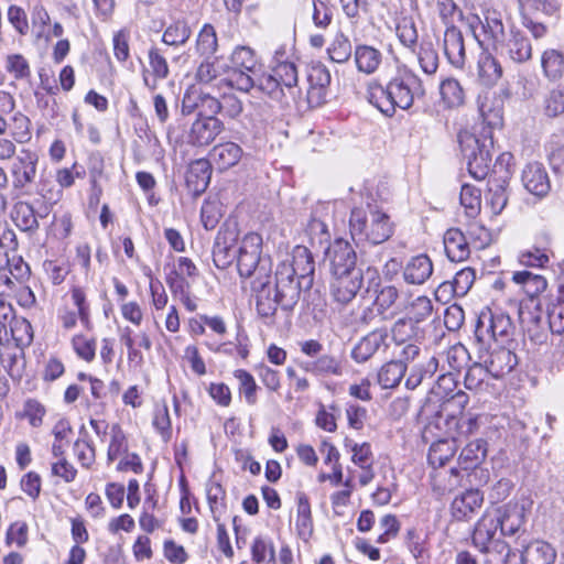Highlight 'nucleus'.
I'll return each instance as SVG.
<instances>
[{
    "instance_id": "14",
    "label": "nucleus",
    "mask_w": 564,
    "mask_h": 564,
    "mask_svg": "<svg viewBox=\"0 0 564 564\" xmlns=\"http://www.w3.org/2000/svg\"><path fill=\"white\" fill-rule=\"evenodd\" d=\"M332 275L360 271L356 267L357 254L351 245L341 238L336 239L328 248Z\"/></svg>"
},
{
    "instance_id": "19",
    "label": "nucleus",
    "mask_w": 564,
    "mask_h": 564,
    "mask_svg": "<svg viewBox=\"0 0 564 564\" xmlns=\"http://www.w3.org/2000/svg\"><path fill=\"white\" fill-rule=\"evenodd\" d=\"M182 109L184 113L198 111L199 117L216 118L221 111V99H217L207 93H186L183 98Z\"/></svg>"
},
{
    "instance_id": "36",
    "label": "nucleus",
    "mask_w": 564,
    "mask_h": 564,
    "mask_svg": "<svg viewBox=\"0 0 564 564\" xmlns=\"http://www.w3.org/2000/svg\"><path fill=\"white\" fill-rule=\"evenodd\" d=\"M295 527L297 534L303 540H308L313 534V519L308 498L305 494L297 495V510Z\"/></svg>"
},
{
    "instance_id": "32",
    "label": "nucleus",
    "mask_w": 564,
    "mask_h": 564,
    "mask_svg": "<svg viewBox=\"0 0 564 564\" xmlns=\"http://www.w3.org/2000/svg\"><path fill=\"white\" fill-rule=\"evenodd\" d=\"M554 549L546 542L533 541L521 552L522 564H553L555 560Z\"/></svg>"
},
{
    "instance_id": "27",
    "label": "nucleus",
    "mask_w": 564,
    "mask_h": 564,
    "mask_svg": "<svg viewBox=\"0 0 564 564\" xmlns=\"http://www.w3.org/2000/svg\"><path fill=\"white\" fill-rule=\"evenodd\" d=\"M307 80L310 84L307 91L308 101L323 102L326 96V88L330 84L328 69L322 64L313 65L307 74Z\"/></svg>"
},
{
    "instance_id": "34",
    "label": "nucleus",
    "mask_w": 564,
    "mask_h": 564,
    "mask_svg": "<svg viewBox=\"0 0 564 564\" xmlns=\"http://www.w3.org/2000/svg\"><path fill=\"white\" fill-rule=\"evenodd\" d=\"M543 75L551 82L564 76V54L555 48H547L541 55Z\"/></svg>"
},
{
    "instance_id": "13",
    "label": "nucleus",
    "mask_w": 564,
    "mask_h": 564,
    "mask_svg": "<svg viewBox=\"0 0 564 564\" xmlns=\"http://www.w3.org/2000/svg\"><path fill=\"white\" fill-rule=\"evenodd\" d=\"M495 52L519 64L532 58L530 39L520 30L510 29L507 40L499 44Z\"/></svg>"
},
{
    "instance_id": "29",
    "label": "nucleus",
    "mask_w": 564,
    "mask_h": 564,
    "mask_svg": "<svg viewBox=\"0 0 564 564\" xmlns=\"http://www.w3.org/2000/svg\"><path fill=\"white\" fill-rule=\"evenodd\" d=\"M444 249L447 258L453 262L465 261L470 254L466 237L457 228H451L445 232Z\"/></svg>"
},
{
    "instance_id": "3",
    "label": "nucleus",
    "mask_w": 564,
    "mask_h": 564,
    "mask_svg": "<svg viewBox=\"0 0 564 564\" xmlns=\"http://www.w3.org/2000/svg\"><path fill=\"white\" fill-rule=\"evenodd\" d=\"M367 293H373V306L382 319H392L401 314L408 303V293L393 284H383L376 269L367 268Z\"/></svg>"
},
{
    "instance_id": "39",
    "label": "nucleus",
    "mask_w": 564,
    "mask_h": 564,
    "mask_svg": "<svg viewBox=\"0 0 564 564\" xmlns=\"http://www.w3.org/2000/svg\"><path fill=\"white\" fill-rule=\"evenodd\" d=\"M192 35V29L186 19L174 20L163 32L162 42L170 46H182Z\"/></svg>"
},
{
    "instance_id": "57",
    "label": "nucleus",
    "mask_w": 564,
    "mask_h": 564,
    "mask_svg": "<svg viewBox=\"0 0 564 564\" xmlns=\"http://www.w3.org/2000/svg\"><path fill=\"white\" fill-rule=\"evenodd\" d=\"M12 338L17 346H30L33 341V328L31 323L22 316H14L10 322Z\"/></svg>"
},
{
    "instance_id": "16",
    "label": "nucleus",
    "mask_w": 564,
    "mask_h": 564,
    "mask_svg": "<svg viewBox=\"0 0 564 564\" xmlns=\"http://www.w3.org/2000/svg\"><path fill=\"white\" fill-rule=\"evenodd\" d=\"M224 130V123L218 118L199 117L192 123L187 141L195 147L210 144Z\"/></svg>"
},
{
    "instance_id": "6",
    "label": "nucleus",
    "mask_w": 564,
    "mask_h": 564,
    "mask_svg": "<svg viewBox=\"0 0 564 564\" xmlns=\"http://www.w3.org/2000/svg\"><path fill=\"white\" fill-rule=\"evenodd\" d=\"M467 23L475 39L480 44L486 42L491 45L494 51L509 35L503 23V14L496 9H486L482 19L478 15L468 17Z\"/></svg>"
},
{
    "instance_id": "35",
    "label": "nucleus",
    "mask_w": 564,
    "mask_h": 564,
    "mask_svg": "<svg viewBox=\"0 0 564 564\" xmlns=\"http://www.w3.org/2000/svg\"><path fill=\"white\" fill-rule=\"evenodd\" d=\"M550 240L545 236L539 246L534 245L531 248L523 250L519 256V261L525 267L545 268L550 262Z\"/></svg>"
},
{
    "instance_id": "46",
    "label": "nucleus",
    "mask_w": 564,
    "mask_h": 564,
    "mask_svg": "<svg viewBox=\"0 0 564 564\" xmlns=\"http://www.w3.org/2000/svg\"><path fill=\"white\" fill-rule=\"evenodd\" d=\"M73 433L72 425L67 419H59L52 429L54 442L52 444L53 457L65 455L69 444V436Z\"/></svg>"
},
{
    "instance_id": "1",
    "label": "nucleus",
    "mask_w": 564,
    "mask_h": 564,
    "mask_svg": "<svg viewBox=\"0 0 564 564\" xmlns=\"http://www.w3.org/2000/svg\"><path fill=\"white\" fill-rule=\"evenodd\" d=\"M424 82L410 68H400L386 87L372 82L368 85L367 99L382 113L391 117L395 108L406 110L415 98L425 96Z\"/></svg>"
},
{
    "instance_id": "18",
    "label": "nucleus",
    "mask_w": 564,
    "mask_h": 564,
    "mask_svg": "<svg viewBox=\"0 0 564 564\" xmlns=\"http://www.w3.org/2000/svg\"><path fill=\"white\" fill-rule=\"evenodd\" d=\"M498 528L500 527L496 514L492 513L491 509L486 510L475 524L471 535L474 546L478 550H486V547L492 546L496 542H503L497 538Z\"/></svg>"
},
{
    "instance_id": "59",
    "label": "nucleus",
    "mask_w": 564,
    "mask_h": 564,
    "mask_svg": "<svg viewBox=\"0 0 564 564\" xmlns=\"http://www.w3.org/2000/svg\"><path fill=\"white\" fill-rule=\"evenodd\" d=\"M522 14L536 15H552L554 14L560 4L557 0H520Z\"/></svg>"
},
{
    "instance_id": "28",
    "label": "nucleus",
    "mask_w": 564,
    "mask_h": 564,
    "mask_svg": "<svg viewBox=\"0 0 564 564\" xmlns=\"http://www.w3.org/2000/svg\"><path fill=\"white\" fill-rule=\"evenodd\" d=\"M433 273V263L426 254H419L410 259L403 270L404 281L409 284L421 285Z\"/></svg>"
},
{
    "instance_id": "24",
    "label": "nucleus",
    "mask_w": 564,
    "mask_h": 564,
    "mask_svg": "<svg viewBox=\"0 0 564 564\" xmlns=\"http://www.w3.org/2000/svg\"><path fill=\"white\" fill-rule=\"evenodd\" d=\"M518 365V358L509 348L500 347L494 350L485 361L489 375L496 379L502 378Z\"/></svg>"
},
{
    "instance_id": "7",
    "label": "nucleus",
    "mask_w": 564,
    "mask_h": 564,
    "mask_svg": "<svg viewBox=\"0 0 564 564\" xmlns=\"http://www.w3.org/2000/svg\"><path fill=\"white\" fill-rule=\"evenodd\" d=\"M262 237L257 232L247 234L237 251V269L241 278L257 280L261 269L270 274L267 260L261 259Z\"/></svg>"
},
{
    "instance_id": "25",
    "label": "nucleus",
    "mask_w": 564,
    "mask_h": 564,
    "mask_svg": "<svg viewBox=\"0 0 564 564\" xmlns=\"http://www.w3.org/2000/svg\"><path fill=\"white\" fill-rule=\"evenodd\" d=\"M210 176V162L206 159L196 160L188 166L186 185L194 195H200L208 187Z\"/></svg>"
},
{
    "instance_id": "38",
    "label": "nucleus",
    "mask_w": 564,
    "mask_h": 564,
    "mask_svg": "<svg viewBox=\"0 0 564 564\" xmlns=\"http://www.w3.org/2000/svg\"><path fill=\"white\" fill-rule=\"evenodd\" d=\"M502 76V67L489 53H482L478 59V78L485 86L495 85Z\"/></svg>"
},
{
    "instance_id": "56",
    "label": "nucleus",
    "mask_w": 564,
    "mask_h": 564,
    "mask_svg": "<svg viewBox=\"0 0 564 564\" xmlns=\"http://www.w3.org/2000/svg\"><path fill=\"white\" fill-rule=\"evenodd\" d=\"M231 69H241L254 74L258 61L250 47L239 46L231 54Z\"/></svg>"
},
{
    "instance_id": "22",
    "label": "nucleus",
    "mask_w": 564,
    "mask_h": 564,
    "mask_svg": "<svg viewBox=\"0 0 564 564\" xmlns=\"http://www.w3.org/2000/svg\"><path fill=\"white\" fill-rule=\"evenodd\" d=\"M387 338L388 332L384 328L368 333L354 346L351 358L358 364L368 361L381 347H387Z\"/></svg>"
},
{
    "instance_id": "26",
    "label": "nucleus",
    "mask_w": 564,
    "mask_h": 564,
    "mask_svg": "<svg viewBox=\"0 0 564 564\" xmlns=\"http://www.w3.org/2000/svg\"><path fill=\"white\" fill-rule=\"evenodd\" d=\"M230 65L224 59L218 57L210 59V57H206V59L198 66L195 77L203 84H212L216 82L217 86H224L225 82H221V79L227 77Z\"/></svg>"
},
{
    "instance_id": "15",
    "label": "nucleus",
    "mask_w": 564,
    "mask_h": 564,
    "mask_svg": "<svg viewBox=\"0 0 564 564\" xmlns=\"http://www.w3.org/2000/svg\"><path fill=\"white\" fill-rule=\"evenodd\" d=\"M362 282V270L332 275L330 294L336 302L348 304L361 289Z\"/></svg>"
},
{
    "instance_id": "43",
    "label": "nucleus",
    "mask_w": 564,
    "mask_h": 564,
    "mask_svg": "<svg viewBox=\"0 0 564 564\" xmlns=\"http://www.w3.org/2000/svg\"><path fill=\"white\" fill-rule=\"evenodd\" d=\"M512 280L521 284L525 294L535 297L545 291L547 286L546 279L540 274H533L530 271H518L513 273Z\"/></svg>"
},
{
    "instance_id": "49",
    "label": "nucleus",
    "mask_w": 564,
    "mask_h": 564,
    "mask_svg": "<svg viewBox=\"0 0 564 564\" xmlns=\"http://www.w3.org/2000/svg\"><path fill=\"white\" fill-rule=\"evenodd\" d=\"M421 334L422 330L419 325L405 316L397 319L391 328L392 339L398 345H403L406 341L419 337Z\"/></svg>"
},
{
    "instance_id": "60",
    "label": "nucleus",
    "mask_w": 564,
    "mask_h": 564,
    "mask_svg": "<svg viewBox=\"0 0 564 564\" xmlns=\"http://www.w3.org/2000/svg\"><path fill=\"white\" fill-rule=\"evenodd\" d=\"M506 180H489V203L495 214H500L508 203Z\"/></svg>"
},
{
    "instance_id": "64",
    "label": "nucleus",
    "mask_w": 564,
    "mask_h": 564,
    "mask_svg": "<svg viewBox=\"0 0 564 564\" xmlns=\"http://www.w3.org/2000/svg\"><path fill=\"white\" fill-rule=\"evenodd\" d=\"M543 110L549 118L564 115V85H560L549 93L544 100Z\"/></svg>"
},
{
    "instance_id": "21",
    "label": "nucleus",
    "mask_w": 564,
    "mask_h": 564,
    "mask_svg": "<svg viewBox=\"0 0 564 564\" xmlns=\"http://www.w3.org/2000/svg\"><path fill=\"white\" fill-rule=\"evenodd\" d=\"M290 275L300 280L304 290H310L313 285V275L315 263L311 251L305 247L297 246L293 252V260L288 264Z\"/></svg>"
},
{
    "instance_id": "61",
    "label": "nucleus",
    "mask_w": 564,
    "mask_h": 564,
    "mask_svg": "<svg viewBox=\"0 0 564 564\" xmlns=\"http://www.w3.org/2000/svg\"><path fill=\"white\" fill-rule=\"evenodd\" d=\"M73 306L77 308L78 317L86 329L91 328L90 306L85 291L80 286H74L70 291Z\"/></svg>"
},
{
    "instance_id": "52",
    "label": "nucleus",
    "mask_w": 564,
    "mask_h": 564,
    "mask_svg": "<svg viewBox=\"0 0 564 564\" xmlns=\"http://www.w3.org/2000/svg\"><path fill=\"white\" fill-rule=\"evenodd\" d=\"M479 552L484 556L482 564H511V558L516 556L506 542H496L492 546Z\"/></svg>"
},
{
    "instance_id": "53",
    "label": "nucleus",
    "mask_w": 564,
    "mask_h": 564,
    "mask_svg": "<svg viewBox=\"0 0 564 564\" xmlns=\"http://www.w3.org/2000/svg\"><path fill=\"white\" fill-rule=\"evenodd\" d=\"M46 414L45 406L37 400L29 398L24 401L22 410L15 413L17 419H25L32 427H40Z\"/></svg>"
},
{
    "instance_id": "51",
    "label": "nucleus",
    "mask_w": 564,
    "mask_h": 564,
    "mask_svg": "<svg viewBox=\"0 0 564 564\" xmlns=\"http://www.w3.org/2000/svg\"><path fill=\"white\" fill-rule=\"evenodd\" d=\"M433 488L444 495L460 486L463 474L457 468L445 471H436L433 476Z\"/></svg>"
},
{
    "instance_id": "50",
    "label": "nucleus",
    "mask_w": 564,
    "mask_h": 564,
    "mask_svg": "<svg viewBox=\"0 0 564 564\" xmlns=\"http://www.w3.org/2000/svg\"><path fill=\"white\" fill-rule=\"evenodd\" d=\"M129 448L128 438L119 424H112L110 427V442L107 451L108 464L115 462Z\"/></svg>"
},
{
    "instance_id": "40",
    "label": "nucleus",
    "mask_w": 564,
    "mask_h": 564,
    "mask_svg": "<svg viewBox=\"0 0 564 564\" xmlns=\"http://www.w3.org/2000/svg\"><path fill=\"white\" fill-rule=\"evenodd\" d=\"M438 369V359L430 356L425 361L420 362L411 369L405 380V387L410 390L417 388L425 379L432 378Z\"/></svg>"
},
{
    "instance_id": "5",
    "label": "nucleus",
    "mask_w": 564,
    "mask_h": 564,
    "mask_svg": "<svg viewBox=\"0 0 564 564\" xmlns=\"http://www.w3.org/2000/svg\"><path fill=\"white\" fill-rule=\"evenodd\" d=\"M514 334L516 326L506 312L491 308L480 312L475 328V337L479 343L487 344L494 340L507 344L512 340Z\"/></svg>"
},
{
    "instance_id": "48",
    "label": "nucleus",
    "mask_w": 564,
    "mask_h": 564,
    "mask_svg": "<svg viewBox=\"0 0 564 564\" xmlns=\"http://www.w3.org/2000/svg\"><path fill=\"white\" fill-rule=\"evenodd\" d=\"M218 50V39L215 28L205 23L196 37V51L199 55L212 57Z\"/></svg>"
},
{
    "instance_id": "23",
    "label": "nucleus",
    "mask_w": 564,
    "mask_h": 564,
    "mask_svg": "<svg viewBox=\"0 0 564 564\" xmlns=\"http://www.w3.org/2000/svg\"><path fill=\"white\" fill-rule=\"evenodd\" d=\"M482 501L484 497L479 490H466L453 500L452 516L458 521L468 520L481 507Z\"/></svg>"
},
{
    "instance_id": "11",
    "label": "nucleus",
    "mask_w": 564,
    "mask_h": 564,
    "mask_svg": "<svg viewBox=\"0 0 564 564\" xmlns=\"http://www.w3.org/2000/svg\"><path fill=\"white\" fill-rule=\"evenodd\" d=\"M290 269L286 263L281 264L275 273V284L273 291L280 299V306L285 311H291L297 304L301 291L304 290L302 282L290 275Z\"/></svg>"
},
{
    "instance_id": "62",
    "label": "nucleus",
    "mask_w": 564,
    "mask_h": 564,
    "mask_svg": "<svg viewBox=\"0 0 564 564\" xmlns=\"http://www.w3.org/2000/svg\"><path fill=\"white\" fill-rule=\"evenodd\" d=\"M417 62L426 75H434L438 68V54L432 43H422L417 52Z\"/></svg>"
},
{
    "instance_id": "41",
    "label": "nucleus",
    "mask_w": 564,
    "mask_h": 564,
    "mask_svg": "<svg viewBox=\"0 0 564 564\" xmlns=\"http://www.w3.org/2000/svg\"><path fill=\"white\" fill-rule=\"evenodd\" d=\"M406 366L401 360L384 364L378 372V383L383 389L395 388L405 375Z\"/></svg>"
},
{
    "instance_id": "2",
    "label": "nucleus",
    "mask_w": 564,
    "mask_h": 564,
    "mask_svg": "<svg viewBox=\"0 0 564 564\" xmlns=\"http://www.w3.org/2000/svg\"><path fill=\"white\" fill-rule=\"evenodd\" d=\"M349 229L357 246L364 243L380 245L393 235L390 216L377 206L354 208L350 213Z\"/></svg>"
},
{
    "instance_id": "17",
    "label": "nucleus",
    "mask_w": 564,
    "mask_h": 564,
    "mask_svg": "<svg viewBox=\"0 0 564 564\" xmlns=\"http://www.w3.org/2000/svg\"><path fill=\"white\" fill-rule=\"evenodd\" d=\"M524 188L534 196L544 197L551 189V182L546 169L542 163H528L521 174Z\"/></svg>"
},
{
    "instance_id": "9",
    "label": "nucleus",
    "mask_w": 564,
    "mask_h": 564,
    "mask_svg": "<svg viewBox=\"0 0 564 564\" xmlns=\"http://www.w3.org/2000/svg\"><path fill=\"white\" fill-rule=\"evenodd\" d=\"M271 280V274H267V271L261 269L259 278L250 282L251 290L256 294L257 312L268 325L273 323L278 305H280V299L275 296Z\"/></svg>"
},
{
    "instance_id": "12",
    "label": "nucleus",
    "mask_w": 564,
    "mask_h": 564,
    "mask_svg": "<svg viewBox=\"0 0 564 564\" xmlns=\"http://www.w3.org/2000/svg\"><path fill=\"white\" fill-rule=\"evenodd\" d=\"M491 511L498 518L502 535L511 536L523 529L528 513L524 503L509 501L501 507L491 508Z\"/></svg>"
},
{
    "instance_id": "42",
    "label": "nucleus",
    "mask_w": 564,
    "mask_h": 564,
    "mask_svg": "<svg viewBox=\"0 0 564 564\" xmlns=\"http://www.w3.org/2000/svg\"><path fill=\"white\" fill-rule=\"evenodd\" d=\"M486 443L482 440L468 443L458 457L460 468L468 470L476 467L486 457Z\"/></svg>"
},
{
    "instance_id": "47",
    "label": "nucleus",
    "mask_w": 564,
    "mask_h": 564,
    "mask_svg": "<svg viewBox=\"0 0 564 564\" xmlns=\"http://www.w3.org/2000/svg\"><path fill=\"white\" fill-rule=\"evenodd\" d=\"M409 299L410 297L408 296V303H405L404 308L408 311L405 317L419 325L432 315L433 304L430 297L420 295L411 302Z\"/></svg>"
},
{
    "instance_id": "33",
    "label": "nucleus",
    "mask_w": 564,
    "mask_h": 564,
    "mask_svg": "<svg viewBox=\"0 0 564 564\" xmlns=\"http://www.w3.org/2000/svg\"><path fill=\"white\" fill-rule=\"evenodd\" d=\"M11 217L20 230L33 234L40 226L37 217H43V215H37L30 203L18 202L13 206Z\"/></svg>"
},
{
    "instance_id": "44",
    "label": "nucleus",
    "mask_w": 564,
    "mask_h": 564,
    "mask_svg": "<svg viewBox=\"0 0 564 564\" xmlns=\"http://www.w3.org/2000/svg\"><path fill=\"white\" fill-rule=\"evenodd\" d=\"M304 369L316 376H340L343 373L340 360L332 355H321L316 360L306 362Z\"/></svg>"
},
{
    "instance_id": "58",
    "label": "nucleus",
    "mask_w": 564,
    "mask_h": 564,
    "mask_svg": "<svg viewBox=\"0 0 564 564\" xmlns=\"http://www.w3.org/2000/svg\"><path fill=\"white\" fill-rule=\"evenodd\" d=\"M352 52L349 39L344 33H337L327 48L329 58L335 63L347 62Z\"/></svg>"
},
{
    "instance_id": "31",
    "label": "nucleus",
    "mask_w": 564,
    "mask_h": 564,
    "mask_svg": "<svg viewBox=\"0 0 564 564\" xmlns=\"http://www.w3.org/2000/svg\"><path fill=\"white\" fill-rule=\"evenodd\" d=\"M475 281V271L471 268H465L458 271L453 281L443 282L436 293H445L457 297H463L470 290Z\"/></svg>"
},
{
    "instance_id": "4",
    "label": "nucleus",
    "mask_w": 564,
    "mask_h": 564,
    "mask_svg": "<svg viewBox=\"0 0 564 564\" xmlns=\"http://www.w3.org/2000/svg\"><path fill=\"white\" fill-rule=\"evenodd\" d=\"M460 152L466 160L469 174L478 181L485 180L490 171L492 140H480L475 134L463 131L458 134Z\"/></svg>"
},
{
    "instance_id": "63",
    "label": "nucleus",
    "mask_w": 564,
    "mask_h": 564,
    "mask_svg": "<svg viewBox=\"0 0 564 564\" xmlns=\"http://www.w3.org/2000/svg\"><path fill=\"white\" fill-rule=\"evenodd\" d=\"M272 73L276 79L281 82V86L288 89L296 87L299 82L297 68L293 62H280L272 68Z\"/></svg>"
},
{
    "instance_id": "20",
    "label": "nucleus",
    "mask_w": 564,
    "mask_h": 564,
    "mask_svg": "<svg viewBox=\"0 0 564 564\" xmlns=\"http://www.w3.org/2000/svg\"><path fill=\"white\" fill-rule=\"evenodd\" d=\"M443 51L448 63L463 68L466 63V48L462 31L455 25H448L443 36Z\"/></svg>"
},
{
    "instance_id": "30",
    "label": "nucleus",
    "mask_w": 564,
    "mask_h": 564,
    "mask_svg": "<svg viewBox=\"0 0 564 564\" xmlns=\"http://www.w3.org/2000/svg\"><path fill=\"white\" fill-rule=\"evenodd\" d=\"M242 153V149L237 143L225 142L215 145L209 156L219 170H228L240 161Z\"/></svg>"
},
{
    "instance_id": "54",
    "label": "nucleus",
    "mask_w": 564,
    "mask_h": 564,
    "mask_svg": "<svg viewBox=\"0 0 564 564\" xmlns=\"http://www.w3.org/2000/svg\"><path fill=\"white\" fill-rule=\"evenodd\" d=\"M440 94L444 104L449 107H458L464 102V90L455 78H446L440 84Z\"/></svg>"
},
{
    "instance_id": "10",
    "label": "nucleus",
    "mask_w": 564,
    "mask_h": 564,
    "mask_svg": "<svg viewBox=\"0 0 564 564\" xmlns=\"http://www.w3.org/2000/svg\"><path fill=\"white\" fill-rule=\"evenodd\" d=\"M239 230L237 224H224L215 238L213 261L218 269H227L237 259Z\"/></svg>"
},
{
    "instance_id": "55",
    "label": "nucleus",
    "mask_w": 564,
    "mask_h": 564,
    "mask_svg": "<svg viewBox=\"0 0 564 564\" xmlns=\"http://www.w3.org/2000/svg\"><path fill=\"white\" fill-rule=\"evenodd\" d=\"M225 86L248 93L256 87L257 72L254 74L241 69H229L227 77H224Z\"/></svg>"
},
{
    "instance_id": "45",
    "label": "nucleus",
    "mask_w": 564,
    "mask_h": 564,
    "mask_svg": "<svg viewBox=\"0 0 564 564\" xmlns=\"http://www.w3.org/2000/svg\"><path fill=\"white\" fill-rule=\"evenodd\" d=\"M455 441L440 440L433 443L429 449L427 459L434 467H443L455 454Z\"/></svg>"
},
{
    "instance_id": "8",
    "label": "nucleus",
    "mask_w": 564,
    "mask_h": 564,
    "mask_svg": "<svg viewBox=\"0 0 564 564\" xmlns=\"http://www.w3.org/2000/svg\"><path fill=\"white\" fill-rule=\"evenodd\" d=\"M39 155L30 149H22L10 165L12 189L18 194H30L37 175Z\"/></svg>"
},
{
    "instance_id": "37",
    "label": "nucleus",
    "mask_w": 564,
    "mask_h": 564,
    "mask_svg": "<svg viewBox=\"0 0 564 564\" xmlns=\"http://www.w3.org/2000/svg\"><path fill=\"white\" fill-rule=\"evenodd\" d=\"M382 61L379 50L369 45H358L355 50V62L359 72L365 74L375 73Z\"/></svg>"
}]
</instances>
